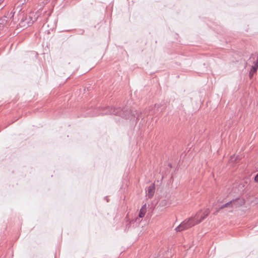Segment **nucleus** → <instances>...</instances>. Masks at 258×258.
Wrapping results in <instances>:
<instances>
[{
  "instance_id": "nucleus-3",
  "label": "nucleus",
  "mask_w": 258,
  "mask_h": 258,
  "mask_svg": "<svg viewBox=\"0 0 258 258\" xmlns=\"http://www.w3.org/2000/svg\"><path fill=\"white\" fill-rule=\"evenodd\" d=\"M237 202H238L237 200H234V201H231L229 203L225 204V205H223L221 207V208H224L226 207H230L231 206H232L233 205H235V206H236Z\"/></svg>"
},
{
  "instance_id": "nucleus-7",
  "label": "nucleus",
  "mask_w": 258,
  "mask_h": 258,
  "mask_svg": "<svg viewBox=\"0 0 258 258\" xmlns=\"http://www.w3.org/2000/svg\"><path fill=\"white\" fill-rule=\"evenodd\" d=\"M4 0H0V9H2L5 6V5H3V3L4 2Z\"/></svg>"
},
{
  "instance_id": "nucleus-9",
  "label": "nucleus",
  "mask_w": 258,
  "mask_h": 258,
  "mask_svg": "<svg viewBox=\"0 0 258 258\" xmlns=\"http://www.w3.org/2000/svg\"><path fill=\"white\" fill-rule=\"evenodd\" d=\"M254 180H255V182H258V173L255 176Z\"/></svg>"
},
{
  "instance_id": "nucleus-4",
  "label": "nucleus",
  "mask_w": 258,
  "mask_h": 258,
  "mask_svg": "<svg viewBox=\"0 0 258 258\" xmlns=\"http://www.w3.org/2000/svg\"><path fill=\"white\" fill-rule=\"evenodd\" d=\"M146 213V205H144L142 208L140 209V213H139V217L140 218H143L145 215V214Z\"/></svg>"
},
{
  "instance_id": "nucleus-10",
  "label": "nucleus",
  "mask_w": 258,
  "mask_h": 258,
  "mask_svg": "<svg viewBox=\"0 0 258 258\" xmlns=\"http://www.w3.org/2000/svg\"><path fill=\"white\" fill-rule=\"evenodd\" d=\"M255 63H258V56H257V57L256 61Z\"/></svg>"
},
{
  "instance_id": "nucleus-12",
  "label": "nucleus",
  "mask_w": 258,
  "mask_h": 258,
  "mask_svg": "<svg viewBox=\"0 0 258 258\" xmlns=\"http://www.w3.org/2000/svg\"><path fill=\"white\" fill-rule=\"evenodd\" d=\"M13 46V44H12L11 46V47H12Z\"/></svg>"
},
{
  "instance_id": "nucleus-6",
  "label": "nucleus",
  "mask_w": 258,
  "mask_h": 258,
  "mask_svg": "<svg viewBox=\"0 0 258 258\" xmlns=\"http://www.w3.org/2000/svg\"><path fill=\"white\" fill-rule=\"evenodd\" d=\"M6 22V21L5 19L0 18V27H3Z\"/></svg>"
},
{
  "instance_id": "nucleus-11",
  "label": "nucleus",
  "mask_w": 258,
  "mask_h": 258,
  "mask_svg": "<svg viewBox=\"0 0 258 258\" xmlns=\"http://www.w3.org/2000/svg\"><path fill=\"white\" fill-rule=\"evenodd\" d=\"M241 204H243V201H241Z\"/></svg>"
},
{
  "instance_id": "nucleus-8",
  "label": "nucleus",
  "mask_w": 258,
  "mask_h": 258,
  "mask_svg": "<svg viewBox=\"0 0 258 258\" xmlns=\"http://www.w3.org/2000/svg\"><path fill=\"white\" fill-rule=\"evenodd\" d=\"M254 73H254L253 71L250 70V72H249V76H250V77H252Z\"/></svg>"
},
{
  "instance_id": "nucleus-1",
  "label": "nucleus",
  "mask_w": 258,
  "mask_h": 258,
  "mask_svg": "<svg viewBox=\"0 0 258 258\" xmlns=\"http://www.w3.org/2000/svg\"><path fill=\"white\" fill-rule=\"evenodd\" d=\"M209 213L210 210L208 209L199 211L195 216L184 220L176 228V230L178 232L182 231L199 224L209 215Z\"/></svg>"
},
{
  "instance_id": "nucleus-5",
  "label": "nucleus",
  "mask_w": 258,
  "mask_h": 258,
  "mask_svg": "<svg viewBox=\"0 0 258 258\" xmlns=\"http://www.w3.org/2000/svg\"><path fill=\"white\" fill-rule=\"evenodd\" d=\"M257 69H258V63H255L254 65L252 67L250 70L253 71L254 73H256Z\"/></svg>"
},
{
  "instance_id": "nucleus-2",
  "label": "nucleus",
  "mask_w": 258,
  "mask_h": 258,
  "mask_svg": "<svg viewBox=\"0 0 258 258\" xmlns=\"http://www.w3.org/2000/svg\"><path fill=\"white\" fill-rule=\"evenodd\" d=\"M155 187L154 184L151 185L148 188L147 196L149 198H151L154 196Z\"/></svg>"
}]
</instances>
